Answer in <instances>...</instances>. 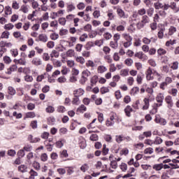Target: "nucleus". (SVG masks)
I'll return each instance as SVG.
<instances>
[{"label":"nucleus","instance_id":"obj_1","mask_svg":"<svg viewBox=\"0 0 179 179\" xmlns=\"http://www.w3.org/2000/svg\"><path fill=\"white\" fill-rule=\"evenodd\" d=\"M154 7L155 9H164V10H169V9H172L174 13H178L179 9L177 8V3L174 1L169 3H161L157 1L154 3Z\"/></svg>","mask_w":179,"mask_h":179},{"label":"nucleus","instance_id":"obj_2","mask_svg":"<svg viewBox=\"0 0 179 179\" xmlns=\"http://www.w3.org/2000/svg\"><path fill=\"white\" fill-rule=\"evenodd\" d=\"M150 22V19H149V17L148 15H143L141 21L138 22L136 24V27L137 29H138V30H141V29H143V27H145V25Z\"/></svg>","mask_w":179,"mask_h":179},{"label":"nucleus","instance_id":"obj_3","mask_svg":"<svg viewBox=\"0 0 179 179\" xmlns=\"http://www.w3.org/2000/svg\"><path fill=\"white\" fill-rule=\"evenodd\" d=\"M155 122H156V124H159V125L162 126H164L167 124V121L166 120V119L160 117L159 115H155Z\"/></svg>","mask_w":179,"mask_h":179},{"label":"nucleus","instance_id":"obj_4","mask_svg":"<svg viewBox=\"0 0 179 179\" xmlns=\"http://www.w3.org/2000/svg\"><path fill=\"white\" fill-rule=\"evenodd\" d=\"M117 16L120 19H128V17H129V15L128 14H126L125 11H124V10H122V8H117Z\"/></svg>","mask_w":179,"mask_h":179},{"label":"nucleus","instance_id":"obj_5","mask_svg":"<svg viewBox=\"0 0 179 179\" xmlns=\"http://www.w3.org/2000/svg\"><path fill=\"white\" fill-rule=\"evenodd\" d=\"M125 27H127V21L121 20L119 25L116 27V30L117 31H125Z\"/></svg>","mask_w":179,"mask_h":179},{"label":"nucleus","instance_id":"obj_6","mask_svg":"<svg viewBox=\"0 0 179 179\" xmlns=\"http://www.w3.org/2000/svg\"><path fill=\"white\" fill-rule=\"evenodd\" d=\"M165 102L167 104V108H169V110H171L174 106V103L173 102V97L170 95H167L165 97Z\"/></svg>","mask_w":179,"mask_h":179},{"label":"nucleus","instance_id":"obj_7","mask_svg":"<svg viewBox=\"0 0 179 179\" xmlns=\"http://www.w3.org/2000/svg\"><path fill=\"white\" fill-rule=\"evenodd\" d=\"M136 20H139V14H138L136 11H134L129 17V23H134V22H136Z\"/></svg>","mask_w":179,"mask_h":179},{"label":"nucleus","instance_id":"obj_8","mask_svg":"<svg viewBox=\"0 0 179 179\" xmlns=\"http://www.w3.org/2000/svg\"><path fill=\"white\" fill-rule=\"evenodd\" d=\"M73 94L74 97H80L85 94V90L82 88L76 89L73 91Z\"/></svg>","mask_w":179,"mask_h":179},{"label":"nucleus","instance_id":"obj_9","mask_svg":"<svg viewBox=\"0 0 179 179\" xmlns=\"http://www.w3.org/2000/svg\"><path fill=\"white\" fill-rule=\"evenodd\" d=\"M76 9V6L72 2H69L66 3V12L68 13H71V12H73Z\"/></svg>","mask_w":179,"mask_h":179},{"label":"nucleus","instance_id":"obj_10","mask_svg":"<svg viewBox=\"0 0 179 179\" xmlns=\"http://www.w3.org/2000/svg\"><path fill=\"white\" fill-rule=\"evenodd\" d=\"M32 65H35V66H40L43 65V61L40 57H34L31 61Z\"/></svg>","mask_w":179,"mask_h":179},{"label":"nucleus","instance_id":"obj_11","mask_svg":"<svg viewBox=\"0 0 179 179\" xmlns=\"http://www.w3.org/2000/svg\"><path fill=\"white\" fill-rule=\"evenodd\" d=\"M152 73H153V71L150 67H149L145 72L147 80H153L154 78L152 76Z\"/></svg>","mask_w":179,"mask_h":179},{"label":"nucleus","instance_id":"obj_12","mask_svg":"<svg viewBox=\"0 0 179 179\" xmlns=\"http://www.w3.org/2000/svg\"><path fill=\"white\" fill-rule=\"evenodd\" d=\"M38 41L41 43H47L48 41V36L45 34H40L38 36Z\"/></svg>","mask_w":179,"mask_h":179},{"label":"nucleus","instance_id":"obj_13","mask_svg":"<svg viewBox=\"0 0 179 179\" xmlns=\"http://www.w3.org/2000/svg\"><path fill=\"white\" fill-rule=\"evenodd\" d=\"M134 57L136 58H138V59H148V56L143 53V52H138L134 54Z\"/></svg>","mask_w":179,"mask_h":179},{"label":"nucleus","instance_id":"obj_14","mask_svg":"<svg viewBox=\"0 0 179 179\" xmlns=\"http://www.w3.org/2000/svg\"><path fill=\"white\" fill-rule=\"evenodd\" d=\"M155 100H156L157 103H163V101H164V94L163 92L159 93L157 95Z\"/></svg>","mask_w":179,"mask_h":179},{"label":"nucleus","instance_id":"obj_15","mask_svg":"<svg viewBox=\"0 0 179 179\" xmlns=\"http://www.w3.org/2000/svg\"><path fill=\"white\" fill-rule=\"evenodd\" d=\"M69 41H67V43H69V47H73V45H75V43H76V37L75 36H71L69 38Z\"/></svg>","mask_w":179,"mask_h":179},{"label":"nucleus","instance_id":"obj_16","mask_svg":"<svg viewBox=\"0 0 179 179\" xmlns=\"http://www.w3.org/2000/svg\"><path fill=\"white\" fill-rule=\"evenodd\" d=\"M105 72H107V67H106V66L101 65L97 67L98 73L103 74Z\"/></svg>","mask_w":179,"mask_h":179},{"label":"nucleus","instance_id":"obj_17","mask_svg":"<svg viewBox=\"0 0 179 179\" xmlns=\"http://www.w3.org/2000/svg\"><path fill=\"white\" fill-rule=\"evenodd\" d=\"M120 76H122V78L128 76V75H129V69H123L120 70Z\"/></svg>","mask_w":179,"mask_h":179},{"label":"nucleus","instance_id":"obj_18","mask_svg":"<svg viewBox=\"0 0 179 179\" xmlns=\"http://www.w3.org/2000/svg\"><path fill=\"white\" fill-rule=\"evenodd\" d=\"M64 144H65V139H62V138L57 141L55 143L56 148H57L58 149H61V148L64 147Z\"/></svg>","mask_w":179,"mask_h":179},{"label":"nucleus","instance_id":"obj_19","mask_svg":"<svg viewBox=\"0 0 179 179\" xmlns=\"http://www.w3.org/2000/svg\"><path fill=\"white\" fill-rule=\"evenodd\" d=\"M17 70V66L13 65L7 69V71L6 73H7V75H12V72H15Z\"/></svg>","mask_w":179,"mask_h":179},{"label":"nucleus","instance_id":"obj_20","mask_svg":"<svg viewBox=\"0 0 179 179\" xmlns=\"http://www.w3.org/2000/svg\"><path fill=\"white\" fill-rule=\"evenodd\" d=\"M134 111V109L131 107V106H127L124 108V113L127 115V117H131V113Z\"/></svg>","mask_w":179,"mask_h":179},{"label":"nucleus","instance_id":"obj_21","mask_svg":"<svg viewBox=\"0 0 179 179\" xmlns=\"http://www.w3.org/2000/svg\"><path fill=\"white\" fill-rule=\"evenodd\" d=\"M163 106V103H154L152 106V114H156L157 113V108L159 107H162Z\"/></svg>","mask_w":179,"mask_h":179},{"label":"nucleus","instance_id":"obj_22","mask_svg":"<svg viewBox=\"0 0 179 179\" xmlns=\"http://www.w3.org/2000/svg\"><path fill=\"white\" fill-rule=\"evenodd\" d=\"M143 103H144V105L143 106V110H148L149 106H150V104L149 103V99L145 98L143 99Z\"/></svg>","mask_w":179,"mask_h":179},{"label":"nucleus","instance_id":"obj_23","mask_svg":"<svg viewBox=\"0 0 179 179\" xmlns=\"http://www.w3.org/2000/svg\"><path fill=\"white\" fill-rule=\"evenodd\" d=\"M139 93V87H134L130 91V94L131 96H136Z\"/></svg>","mask_w":179,"mask_h":179},{"label":"nucleus","instance_id":"obj_24","mask_svg":"<svg viewBox=\"0 0 179 179\" xmlns=\"http://www.w3.org/2000/svg\"><path fill=\"white\" fill-rule=\"evenodd\" d=\"M47 76H48V73H44L42 75L38 76L36 78V80L37 82H42L43 79H45V78H47Z\"/></svg>","mask_w":179,"mask_h":179},{"label":"nucleus","instance_id":"obj_25","mask_svg":"<svg viewBox=\"0 0 179 179\" xmlns=\"http://www.w3.org/2000/svg\"><path fill=\"white\" fill-rule=\"evenodd\" d=\"M145 138H150V136H152V131H148L143 132V134L140 136V139H145Z\"/></svg>","mask_w":179,"mask_h":179},{"label":"nucleus","instance_id":"obj_26","mask_svg":"<svg viewBox=\"0 0 179 179\" xmlns=\"http://www.w3.org/2000/svg\"><path fill=\"white\" fill-rule=\"evenodd\" d=\"M29 179H35L38 176V173L34 170L31 169L29 171Z\"/></svg>","mask_w":179,"mask_h":179},{"label":"nucleus","instance_id":"obj_27","mask_svg":"<svg viewBox=\"0 0 179 179\" xmlns=\"http://www.w3.org/2000/svg\"><path fill=\"white\" fill-rule=\"evenodd\" d=\"M8 93L10 96H15L16 94V90L13 87L9 86L8 87Z\"/></svg>","mask_w":179,"mask_h":179},{"label":"nucleus","instance_id":"obj_28","mask_svg":"<svg viewBox=\"0 0 179 179\" xmlns=\"http://www.w3.org/2000/svg\"><path fill=\"white\" fill-rule=\"evenodd\" d=\"M152 40H153L154 41H156L157 39V38H151L150 39H149V38H146V37H144L143 38V43L144 44H150V43H152Z\"/></svg>","mask_w":179,"mask_h":179},{"label":"nucleus","instance_id":"obj_29","mask_svg":"<svg viewBox=\"0 0 179 179\" xmlns=\"http://www.w3.org/2000/svg\"><path fill=\"white\" fill-rule=\"evenodd\" d=\"M36 12H37V10H34L31 14L28 15V20H31V22H34V20H36V19L34 18V16H36Z\"/></svg>","mask_w":179,"mask_h":179},{"label":"nucleus","instance_id":"obj_30","mask_svg":"<svg viewBox=\"0 0 179 179\" xmlns=\"http://www.w3.org/2000/svg\"><path fill=\"white\" fill-rule=\"evenodd\" d=\"M51 61H52L53 65L56 68H59V67L62 66V63H61V61L57 60V59H51Z\"/></svg>","mask_w":179,"mask_h":179},{"label":"nucleus","instance_id":"obj_31","mask_svg":"<svg viewBox=\"0 0 179 179\" xmlns=\"http://www.w3.org/2000/svg\"><path fill=\"white\" fill-rule=\"evenodd\" d=\"M152 169L156 171H160L163 169V164H156L152 166Z\"/></svg>","mask_w":179,"mask_h":179},{"label":"nucleus","instance_id":"obj_32","mask_svg":"<svg viewBox=\"0 0 179 179\" xmlns=\"http://www.w3.org/2000/svg\"><path fill=\"white\" fill-rule=\"evenodd\" d=\"M122 37L126 40V41H132V36L129 34L124 33L122 34Z\"/></svg>","mask_w":179,"mask_h":179},{"label":"nucleus","instance_id":"obj_33","mask_svg":"<svg viewBox=\"0 0 179 179\" xmlns=\"http://www.w3.org/2000/svg\"><path fill=\"white\" fill-rule=\"evenodd\" d=\"M90 140L92 142H96L99 141V136L96 133H94L90 136Z\"/></svg>","mask_w":179,"mask_h":179},{"label":"nucleus","instance_id":"obj_34","mask_svg":"<svg viewBox=\"0 0 179 179\" xmlns=\"http://www.w3.org/2000/svg\"><path fill=\"white\" fill-rule=\"evenodd\" d=\"M66 57H69L70 58H72V57H75V50L70 49L66 53Z\"/></svg>","mask_w":179,"mask_h":179},{"label":"nucleus","instance_id":"obj_35","mask_svg":"<svg viewBox=\"0 0 179 179\" xmlns=\"http://www.w3.org/2000/svg\"><path fill=\"white\" fill-rule=\"evenodd\" d=\"M72 104L74 106H79L80 104V99H79L78 96H74L72 100Z\"/></svg>","mask_w":179,"mask_h":179},{"label":"nucleus","instance_id":"obj_36","mask_svg":"<svg viewBox=\"0 0 179 179\" xmlns=\"http://www.w3.org/2000/svg\"><path fill=\"white\" fill-rule=\"evenodd\" d=\"M64 13H65V10H59L56 13H53V15L56 17H59L60 16H64Z\"/></svg>","mask_w":179,"mask_h":179},{"label":"nucleus","instance_id":"obj_37","mask_svg":"<svg viewBox=\"0 0 179 179\" xmlns=\"http://www.w3.org/2000/svg\"><path fill=\"white\" fill-rule=\"evenodd\" d=\"M153 142L154 145H162V143H163V139L159 136H157Z\"/></svg>","mask_w":179,"mask_h":179},{"label":"nucleus","instance_id":"obj_38","mask_svg":"<svg viewBox=\"0 0 179 179\" xmlns=\"http://www.w3.org/2000/svg\"><path fill=\"white\" fill-rule=\"evenodd\" d=\"M176 31H177V28H176L175 27L171 26L169 29L168 34H169V36H173V34H174V33H176Z\"/></svg>","mask_w":179,"mask_h":179},{"label":"nucleus","instance_id":"obj_39","mask_svg":"<svg viewBox=\"0 0 179 179\" xmlns=\"http://www.w3.org/2000/svg\"><path fill=\"white\" fill-rule=\"evenodd\" d=\"M20 10L21 12H22L23 13H29V6H26V5H22L20 7Z\"/></svg>","mask_w":179,"mask_h":179},{"label":"nucleus","instance_id":"obj_40","mask_svg":"<svg viewBox=\"0 0 179 179\" xmlns=\"http://www.w3.org/2000/svg\"><path fill=\"white\" fill-rule=\"evenodd\" d=\"M110 47L113 48V50H117L118 48V42L114 41L110 42Z\"/></svg>","mask_w":179,"mask_h":179},{"label":"nucleus","instance_id":"obj_41","mask_svg":"<svg viewBox=\"0 0 179 179\" xmlns=\"http://www.w3.org/2000/svg\"><path fill=\"white\" fill-rule=\"evenodd\" d=\"M169 94H171L173 97H176L178 93V90L176 88H172L171 90L169 91Z\"/></svg>","mask_w":179,"mask_h":179},{"label":"nucleus","instance_id":"obj_42","mask_svg":"<svg viewBox=\"0 0 179 179\" xmlns=\"http://www.w3.org/2000/svg\"><path fill=\"white\" fill-rule=\"evenodd\" d=\"M86 66L87 68H94L96 66V64H94V62L92 60H88L86 62Z\"/></svg>","mask_w":179,"mask_h":179},{"label":"nucleus","instance_id":"obj_43","mask_svg":"<svg viewBox=\"0 0 179 179\" xmlns=\"http://www.w3.org/2000/svg\"><path fill=\"white\" fill-rule=\"evenodd\" d=\"M51 58H58L59 57V52L54 50L52 51V53L50 54Z\"/></svg>","mask_w":179,"mask_h":179},{"label":"nucleus","instance_id":"obj_44","mask_svg":"<svg viewBox=\"0 0 179 179\" xmlns=\"http://www.w3.org/2000/svg\"><path fill=\"white\" fill-rule=\"evenodd\" d=\"M18 171L21 173H26L27 171V166L26 165H20L18 167Z\"/></svg>","mask_w":179,"mask_h":179},{"label":"nucleus","instance_id":"obj_45","mask_svg":"<svg viewBox=\"0 0 179 179\" xmlns=\"http://www.w3.org/2000/svg\"><path fill=\"white\" fill-rule=\"evenodd\" d=\"M86 110V106H85V105H81L77 108V112L83 113Z\"/></svg>","mask_w":179,"mask_h":179},{"label":"nucleus","instance_id":"obj_46","mask_svg":"<svg viewBox=\"0 0 179 179\" xmlns=\"http://www.w3.org/2000/svg\"><path fill=\"white\" fill-rule=\"evenodd\" d=\"M59 135H66V134H68V129L65 127H62L59 129Z\"/></svg>","mask_w":179,"mask_h":179},{"label":"nucleus","instance_id":"obj_47","mask_svg":"<svg viewBox=\"0 0 179 179\" xmlns=\"http://www.w3.org/2000/svg\"><path fill=\"white\" fill-rule=\"evenodd\" d=\"M120 170H122V171H127V170H128V165H127V164L122 162L120 165Z\"/></svg>","mask_w":179,"mask_h":179},{"label":"nucleus","instance_id":"obj_48","mask_svg":"<svg viewBox=\"0 0 179 179\" xmlns=\"http://www.w3.org/2000/svg\"><path fill=\"white\" fill-rule=\"evenodd\" d=\"M164 30H166V29L164 28H162L157 34V36L159 38H163V37H164Z\"/></svg>","mask_w":179,"mask_h":179},{"label":"nucleus","instance_id":"obj_49","mask_svg":"<svg viewBox=\"0 0 179 179\" xmlns=\"http://www.w3.org/2000/svg\"><path fill=\"white\" fill-rule=\"evenodd\" d=\"M108 20H114V17H115V15H114V13H113V10H108Z\"/></svg>","mask_w":179,"mask_h":179},{"label":"nucleus","instance_id":"obj_50","mask_svg":"<svg viewBox=\"0 0 179 179\" xmlns=\"http://www.w3.org/2000/svg\"><path fill=\"white\" fill-rule=\"evenodd\" d=\"M125 138L123 136L119 135L115 136V141L117 143H121Z\"/></svg>","mask_w":179,"mask_h":179},{"label":"nucleus","instance_id":"obj_51","mask_svg":"<svg viewBox=\"0 0 179 179\" xmlns=\"http://www.w3.org/2000/svg\"><path fill=\"white\" fill-rule=\"evenodd\" d=\"M10 33L8 31H3L1 35V38H9Z\"/></svg>","mask_w":179,"mask_h":179},{"label":"nucleus","instance_id":"obj_52","mask_svg":"<svg viewBox=\"0 0 179 179\" xmlns=\"http://www.w3.org/2000/svg\"><path fill=\"white\" fill-rule=\"evenodd\" d=\"M80 170L83 171V173H86L89 170V165L87 164H84L81 166Z\"/></svg>","mask_w":179,"mask_h":179},{"label":"nucleus","instance_id":"obj_53","mask_svg":"<svg viewBox=\"0 0 179 179\" xmlns=\"http://www.w3.org/2000/svg\"><path fill=\"white\" fill-rule=\"evenodd\" d=\"M91 74H92V73H90V71H89V70H85V71H83L82 76L83 78H85L86 79H87V77L90 76Z\"/></svg>","mask_w":179,"mask_h":179},{"label":"nucleus","instance_id":"obj_54","mask_svg":"<svg viewBox=\"0 0 179 179\" xmlns=\"http://www.w3.org/2000/svg\"><path fill=\"white\" fill-rule=\"evenodd\" d=\"M13 117H15L17 120H20L23 117L22 113H17V112L14 111L13 113Z\"/></svg>","mask_w":179,"mask_h":179},{"label":"nucleus","instance_id":"obj_55","mask_svg":"<svg viewBox=\"0 0 179 179\" xmlns=\"http://www.w3.org/2000/svg\"><path fill=\"white\" fill-rule=\"evenodd\" d=\"M13 27H15V25H13L12 23H8L4 25L5 30H12Z\"/></svg>","mask_w":179,"mask_h":179},{"label":"nucleus","instance_id":"obj_56","mask_svg":"<svg viewBox=\"0 0 179 179\" xmlns=\"http://www.w3.org/2000/svg\"><path fill=\"white\" fill-rule=\"evenodd\" d=\"M41 162H47L48 160V155L47 153H43L41 155Z\"/></svg>","mask_w":179,"mask_h":179},{"label":"nucleus","instance_id":"obj_57","mask_svg":"<svg viewBox=\"0 0 179 179\" xmlns=\"http://www.w3.org/2000/svg\"><path fill=\"white\" fill-rule=\"evenodd\" d=\"M46 113H52L55 111V108L53 106H49L45 108Z\"/></svg>","mask_w":179,"mask_h":179},{"label":"nucleus","instance_id":"obj_58","mask_svg":"<svg viewBox=\"0 0 179 179\" xmlns=\"http://www.w3.org/2000/svg\"><path fill=\"white\" fill-rule=\"evenodd\" d=\"M99 80V77L97 76H94L92 78H91V84L92 85H96V83H97Z\"/></svg>","mask_w":179,"mask_h":179},{"label":"nucleus","instance_id":"obj_59","mask_svg":"<svg viewBox=\"0 0 179 179\" xmlns=\"http://www.w3.org/2000/svg\"><path fill=\"white\" fill-rule=\"evenodd\" d=\"M75 17V15L73 14H69L66 16V22H72Z\"/></svg>","mask_w":179,"mask_h":179},{"label":"nucleus","instance_id":"obj_60","mask_svg":"<svg viewBox=\"0 0 179 179\" xmlns=\"http://www.w3.org/2000/svg\"><path fill=\"white\" fill-rule=\"evenodd\" d=\"M5 13L6 15H12V8L10 6H7L5 7Z\"/></svg>","mask_w":179,"mask_h":179},{"label":"nucleus","instance_id":"obj_61","mask_svg":"<svg viewBox=\"0 0 179 179\" xmlns=\"http://www.w3.org/2000/svg\"><path fill=\"white\" fill-rule=\"evenodd\" d=\"M69 155L68 154V151L66 150H64L60 152V157H69Z\"/></svg>","mask_w":179,"mask_h":179},{"label":"nucleus","instance_id":"obj_62","mask_svg":"<svg viewBox=\"0 0 179 179\" xmlns=\"http://www.w3.org/2000/svg\"><path fill=\"white\" fill-rule=\"evenodd\" d=\"M134 82H135L134 77L130 76L127 78V84L129 86H132V85H134Z\"/></svg>","mask_w":179,"mask_h":179},{"label":"nucleus","instance_id":"obj_63","mask_svg":"<svg viewBox=\"0 0 179 179\" xmlns=\"http://www.w3.org/2000/svg\"><path fill=\"white\" fill-rule=\"evenodd\" d=\"M59 23L62 26H65V24H66V18H65V17H60L59 19Z\"/></svg>","mask_w":179,"mask_h":179},{"label":"nucleus","instance_id":"obj_64","mask_svg":"<svg viewBox=\"0 0 179 179\" xmlns=\"http://www.w3.org/2000/svg\"><path fill=\"white\" fill-rule=\"evenodd\" d=\"M57 82H59V83H66V78H65V76H61L59 78H57Z\"/></svg>","mask_w":179,"mask_h":179}]
</instances>
